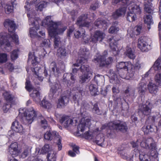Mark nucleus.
<instances>
[{
	"label": "nucleus",
	"instance_id": "19",
	"mask_svg": "<svg viewBox=\"0 0 161 161\" xmlns=\"http://www.w3.org/2000/svg\"><path fill=\"white\" fill-rule=\"evenodd\" d=\"M56 55L58 59L65 60L68 55V53L65 47H59L57 50Z\"/></svg>",
	"mask_w": 161,
	"mask_h": 161
},
{
	"label": "nucleus",
	"instance_id": "9",
	"mask_svg": "<svg viewBox=\"0 0 161 161\" xmlns=\"http://www.w3.org/2000/svg\"><path fill=\"white\" fill-rule=\"evenodd\" d=\"M4 97L7 103H5L3 107V109L5 113L7 112L12 107V105L15 104L14 100V96L9 93L6 92L3 94Z\"/></svg>",
	"mask_w": 161,
	"mask_h": 161
},
{
	"label": "nucleus",
	"instance_id": "52",
	"mask_svg": "<svg viewBox=\"0 0 161 161\" xmlns=\"http://www.w3.org/2000/svg\"><path fill=\"white\" fill-rule=\"evenodd\" d=\"M89 89L91 92L94 95H95L96 92L97 91V89L96 88V85H95L91 84L90 85L89 87Z\"/></svg>",
	"mask_w": 161,
	"mask_h": 161
},
{
	"label": "nucleus",
	"instance_id": "44",
	"mask_svg": "<svg viewBox=\"0 0 161 161\" xmlns=\"http://www.w3.org/2000/svg\"><path fill=\"white\" fill-rule=\"evenodd\" d=\"M40 105L42 107L45 108L49 109L52 107L51 104L44 99L41 102Z\"/></svg>",
	"mask_w": 161,
	"mask_h": 161
},
{
	"label": "nucleus",
	"instance_id": "18",
	"mask_svg": "<svg viewBox=\"0 0 161 161\" xmlns=\"http://www.w3.org/2000/svg\"><path fill=\"white\" fill-rule=\"evenodd\" d=\"M8 151L13 157L18 156L20 153V151L18 149L17 143L14 142L11 143L9 147Z\"/></svg>",
	"mask_w": 161,
	"mask_h": 161
},
{
	"label": "nucleus",
	"instance_id": "60",
	"mask_svg": "<svg viewBox=\"0 0 161 161\" xmlns=\"http://www.w3.org/2000/svg\"><path fill=\"white\" fill-rule=\"evenodd\" d=\"M47 6V3L45 2H43L39 5L37 8V10L41 11L43 8H45Z\"/></svg>",
	"mask_w": 161,
	"mask_h": 161
},
{
	"label": "nucleus",
	"instance_id": "63",
	"mask_svg": "<svg viewBox=\"0 0 161 161\" xmlns=\"http://www.w3.org/2000/svg\"><path fill=\"white\" fill-rule=\"evenodd\" d=\"M76 13V11L75 10H73L68 12V14H69L71 16V18L73 21H74Z\"/></svg>",
	"mask_w": 161,
	"mask_h": 161
},
{
	"label": "nucleus",
	"instance_id": "58",
	"mask_svg": "<svg viewBox=\"0 0 161 161\" xmlns=\"http://www.w3.org/2000/svg\"><path fill=\"white\" fill-rule=\"evenodd\" d=\"M97 136L96 138L95 142L97 144L100 146H102L103 143L104 142V138L103 137H101L99 140L98 139Z\"/></svg>",
	"mask_w": 161,
	"mask_h": 161
},
{
	"label": "nucleus",
	"instance_id": "61",
	"mask_svg": "<svg viewBox=\"0 0 161 161\" xmlns=\"http://www.w3.org/2000/svg\"><path fill=\"white\" fill-rule=\"evenodd\" d=\"M58 138L57 142V144L58 146V150H61L62 148V145L61 143L62 139L60 137H59L58 136Z\"/></svg>",
	"mask_w": 161,
	"mask_h": 161
},
{
	"label": "nucleus",
	"instance_id": "46",
	"mask_svg": "<svg viewBox=\"0 0 161 161\" xmlns=\"http://www.w3.org/2000/svg\"><path fill=\"white\" fill-rule=\"evenodd\" d=\"M85 33L84 30L82 29L81 31L75 30L74 32V35L76 38H79L84 35Z\"/></svg>",
	"mask_w": 161,
	"mask_h": 161
},
{
	"label": "nucleus",
	"instance_id": "45",
	"mask_svg": "<svg viewBox=\"0 0 161 161\" xmlns=\"http://www.w3.org/2000/svg\"><path fill=\"white\" fill-rule=\"evenodd\" d=\"M25 87L26 90L29 92H31L34 88L31 85L30 81L27 79H26Z\"/></svg>",
	"mask_w": 161,
	"mask_h": 161
},
{
	"label": "nucleus",
	"instance_id": "31",
	"mask_svg": "<svg viewBox=\"0 0 161 161\" xmlns=\"http://www.w3.org/2000/svg\"><path fill=\"white\" fill-rule=\"evenodd\" d=\"M149 92L151 94H156L158 91V86L152 82H149L147 85Z\"/></svg>",
	"mask_w": 161,
	"mask_h": 161
},
{
	"label": "nucleus",
	"instance_id": "51",
	"mask_svg": "<svg viewBox=\"0 0 161 161\" xmlns=\"http://www.w3.org/2000/svg\"><path fill=\"white\" fill-rule=\"evenodd\" d=\"M4 8L5 13L7 14H9L13 11L14 7L11 5H6Z\"/></svg>",
	"mask_w": 161,
	"mask_h": 161
},
{
	"label": "nucleus",
	"instance_id": "21",
	"mask_svg": "<svg viewBox=\"0 0 161 161\" xmlns=\"http://www.w3.org/2000/svg\"><path fill=\"white\" fill-rule=\"evenodd\" d=\"M59 121L61 124L64 123V125L65 127H68L70 125L72 124L73 123V120L70 119L69 116L65 114L63 115L60 117Z\"/></svg>",
	"mask_w": 161,
	"mask_h": 161
},
{
	"label": "nucleus",
	"instance_id": "20",
	"mask_svg": "<svg viewBox=\"0 0 161 161\" xmlns=\"http://www.w3.org/2000/svg\"><path fill=\"white\" fill-rule=\"evenodd\" d=\"M11 128L15 132L20 133L23 134L25 131L22 125L16 120L12 123Z\"/></svg>",
	"mask_w": 161,
	"mask_h": 161
},
{
	"label": "nucleus",
	"instance_id": "27",
	"mask_svg": "<svg viewBox=\"0 0 161 161\" xmlns=\"http://www.w3.org/2000/svg\"><path fill=\"white\" fill-rule=\"evenodd\" d=\"M146 86V84L144 82H141L138 85L137 88L138 93L142 97L145 93Z\"/></svg>",
	"mask_w": 161,
	"mask_h": 161
},
{
	"label": "nucleus",
	"instance_id": "34",
	"mask_svg": "<svg viewBox=\"0 0 161 161\" xmlns=\"http://www.w3.org/2000/svg\"><path fill=\"white\" fill-rule=\"evenodd\" d=\"M129 11L133 14H140L141 12V10L139 6L134 5L129 7Z\"/></svg>",
	"mask_w": 161,
	"mask_h": 161
},
{
	"label": "nucleus",
	"instance_id": "23",
	"mask_svg": "<svg viewBox=\"0 0 161 161\" xmlns=\"http://www.w3.org/2000/svg\"><path fill=\"white\" fill-rule=\"evenodd\" d=\"M109 122L108 124H104L102 125V128L103 129H107V131L106 132V135L107 137L109 138H112L115 135L114 131L113 130L112 128L109 124L111 123Z\"/></svg>",
	"mask_w": 161,
	"mask_h": 161
},
{
	"label": "nucleus",
	"instance_id": "54",
	"mask_svg": "<svg viewBox=\"0 0 161 161\" xmlns=\"http://www.w3.org/2000/svg\"><path fill=\"white\" fill-rule=\"evenodd\" d=\"M75 28L73 26H70L67 32V36L68 37H70L71 35L75 31Z\"/></svg>",
	"mask_w": 161,
	"mask_h": 161
},
{
	"label": "nucleus",
	"instance_id": "14",
	"mask_svg": "<svg viewBox=\"0 0 161 161\" xmlns=\"http://www.w3.org/2000/svg\"><path fill=\"white\" fill-rule=\"evenodd\" d=\"M109 42V46L111 50L113 52V54L114 56L118 55L119 51L117 48L118 41H116L114 38V36H112L108 39Z\"/></svg>",
	"mask_w": 161,
	"mask_h": 161
},
{
	"label": "nucleus",
	"instance_id": "41",
	"mask_svg": "<svg viewBox=\"0 0 161 161\" xmlns=\"http://www.w3.org/2000/svg\"><path fill=\"white\" fill-rule=\"evenodd\" d=\"M126 18L128 21L131 22L135 20L136 16L135 14H133L129 11L127 14Z\"/></svg>",
	"mask_w": 161,
	"mask_h": 161
},
{
	"label": "nucleus",
	"instance_id": "53",
	"mask_svg": "<svg viewBox=\"0 0 161 161\" xmlns=\"http://www.w3.org/2000/svg\"><path fill=\"white\" fill-rule=\"evenodd\" d=\"M155 81L159 84H161V72L157 73L155 76Z\"/></svg>",
	"mask_w": 161,
	"mask_h": 161
},
{
	"label": "nucleus",
	"instance_id": "29",
	"mask_svg": "<svg viewBox=\"0 0 161 161\" xmlns=\"http://www.w3.org/2000/svg\"><path fill=\"white\" fill-rule=\"evenodd\" d=\"M32 90V92L30 94V96L33 98L35 101L36 102L39 101L41 98L39 90L37 88H35Z\"/></svg>",
	"mask_w": 161,
	"mask_h": 161
},
{
	"label": "nucleus",
	"instance_id": "7",
	"mask_svg": "<svg viewBox=\"0 0 161 161\" xmlns=\"http://www.w3.org/2000/svg\"><path fill=\"white\" fill-rule=\"evenodd\" d=\"M131 64L130 62H121L116 65L118 72L120 77L125 78L127 74L129 75L128 68Z\"/></svg>",
	"mask_w": 161,
	"mask_h": 161
},
{
	"label": "nucleus",
	"instance_id": "40",
	"mask_svg": "<svg viewBox=\"0 0 161 161\" xmlns=\"http://www.w3.org/2000/svg\"><path fill=\"white\" fill-rule=\"evenodd\" d=\"M107 22L101 18H98L94 22L95 25L97 27L100 26L103 27L107 24Z\"/></svg>",
	"mask_w": 161,
	"mask_h": 161
},
{
	"label": "nucleus",
	"instance_id": "48",
	"mask_svg": "<svg viewBox=\"0 0 161 161\" xmlns=\"http://www.w3.org/2000/svg\"><path fill=\"white\" fill-rule=\"evenodd\" d=\"M80 94L81 93L79 92H76L73 95L72 101L74 102L75 103H79Z\"/></svg>",
	"mask_w": 161,
	"mask_h": 161
},
{
	"label": "nucleus",
	"instance_id": "39",
	"mask_svg": "<svg viewBox=\"0 0 161 161\" xmlns=\"http://www.w3.org/2000/svg\"><path fill=\"white\" fill-rule=\"evenodd\" d=\"M152 14H149L148 15H147L146 18L144 19V23L147 24L148 28L149 29L150 28V25L153 24Z\"/></svg>",
	"mask_w": 161,
	"mask_h": 161
},
{
	"label": "nucleus",
	"instance_id": "1",
	"mask_svg": "<svg viewBox=\"0 0 161 161\" xmlns=\"http://www.w3.org/2000/svg\"><path fill=\"white\" fill-rule=\"evenodd\" d=\"M43 25H46L49 36L52 38H54V48L58 47L60 39L57 36L62 35L67 29L66 26L61 25L60 22H54L51 19V16H47L42 22Z\"/></svg>",
	"mask_w": 161,
	"mask_h": 161
},
{
	"label": "nucleus",
	"instance_id": "12",
	"mask_svg": "<svg viewBox=\"0 0 161 161\" xmlns=\"http://www.w3.org/2000/svg\"><path fill=\"white\" fill-rule=\"evenodd\" d=\"M151 109L150 103L149 102H146L145 104H140L139 105L138 108V112H141L144 115H148L150 113Z\"/></svg>",
	"mask_w": 161,
	"mask_h": 161
},
{
	"label": "nucleus",
	"instance_id": "42",
	"mask_svg": "<svg viewBox=\"0 0 161 161\" xmlns=\"http://www.w3.org/2000/svg\"><path fill=\"white\" fill-rule=\"evenodd\" d=\"M92 111L93 114L98 115H101L102 114V112L100 110L97 103H95L94 105Z\"/></svg>",
	"mask_w": 161,
	"mask_h": 161
},
{
	"label": "nucleus",
	"instance_id": "17",
	"mask_svg": "<svg viewBox=\"0 0 161 161\" xmlns=\"http://www.w3.org/2000/svg\"><path fill=\"white\" fill-rule=\"evenodd\" d=\"M5 27L8 28L9 32H14L16 30V24L14 21L9 19H6L3 24Z\"/></svg>",
	"mask_w": 161,
	"mask_h": 161
},
{
	"label": "nucleus",
	"instance_id": "56",
	"mask_svg": "<svg viewBox=\"0 0 161 161\" xmlns=\"http://www.w3.org/2000/svg\"><path fill=\"white\" fill-rule=\"evenodd\" d=\"M109 72L110 73V76L111 77L112 80H117L118 78L117 77V75L114 73L113 70L110 69L109 70Z\"/></svg>",
	"mask_w": 161,
	"mask_h": 161
},
{
	"label": "nucleus",
	"instance_id": "28",
	"mask_svg": "<svg viewBox=\"0 0 161 161\" xmlns=\"http://www.w3.org/2000/svg\"><path fill=\"white\" fill-rule=\"evenodd\" d=\"M52 66L51 73L53 74L56 77L59 76V74L61 73L60 68L59 66L58 67L55 62H52L51 63Z\"/></svg>",
	"mask_w": 161,
	"mask_h": 161
},
{
	"label": "nucleus",
	"instance_id": "5",
	"mask_svg": "<svg viewBox=\"0 0 161 161\" xmlns=\"http://www.w3.org/2000/svg\"><path fill=\"white\" fill-rule=\"evenodd\" d=\"M14 33L12 35L5 32L0 33V45L2 46L5 45L7 47L10 46V43L9 40L12 38L13 42L16 44H19L18 36L16 33Z\"/></svg>",
	"mask_w": 161,
	"mask_h": 161
},
{
	"label": "nucleus",
	"instance_id": "3",
	"mask_svg": "<svg viewBox=\"0 0 161 161\" xmlns=\"http://www.w3.org/2000/svg\"><path fill=\"white\" fill-rule=\"evenodd\" d=\"M107 53V51L106 50L104 51L103 55H101L99 53H97L96 55L94 57L92 60L93 62L95 63H97L99 67L107 68L109 67L112 63L113 59L111 57H109L106 59V57Z\"/></svg>",
	"mask_w": 161,
	"mask_h": 161
},
{
	"label": "nucleus",
	"instance_id": "43",
	"mask_svg": "<svg viewBox=\"0 0 161 161\" xmlns=\"http://www.w3.org/2000/svg\"><path fill=\"white\" fill-rule=\"evenodd\" d=\"M92 36H90L88 35H86L85 33L84 35L82 36V41L84 42L85 43H89L91 44V43H92Z\"/></svg>",
	"mask_w": 161,
	"mask_h": 161
},
{
	"label": "nucleus",
	"instance_id": "16",
	"mask_svg": "<svg viewBox=\"0 0 161 161\" xmlns=\"http://www.w3.org/2000/svg\"><path fill=\"white\" fill-rule=\"evenodd\" d=\"M130 67H131V69H129V75L130 77H132L134 75L135 72L138 71L140 69L141 65L139 61L136 60L133 64L131 63Z\"/></svg>",
	"mask_w": 161,
	"mask_h": 161
},
{
	"label": "nucleus",
	"instance_id": "62",
	"mask_svg": "<svg viewBox=\"0 0 161 161\" xmlns=\"http://www.w3.org/2000/svg\"><path fill=\"white\" fill-rule=\"evenodd\" d=\"M30 34L31 37H34L37 34L36 31L33 29V28H30Z\"/></svg>",
	"mask_w": 161,
	"mask_h": 161
},
{
	"label": "nucleus",
	"instance_id": "55",
	"mask_svg": "<svg viewBox=\"0 0 161 161\" xmlns=\"http://www.w3.org/2000/svg\"><path fill=\"white\" fill-rule=\"evenodd\" d=\"M119 31V28L115 26H111L109 29L108 31L110 33H116Z\"/></svg>",
	"mask_w": 161,
	"mask_h": 161
},
{
	"label": "nucleus",
	"instance_id": "32",
	"mask_svg": "<svg viewBox=\"0 0 161 161\" xmlns=\"http://www.w3.org/2000/svg\"><path fill=\"white\" fill-rule=\"evenodd\" d=\"M61 91V86L59 84L54 83L51 86L50 91L53 95L56 93L57 92H59Z\"/></svg>",
	"mask_w": 161,
	"mask_h": 161
},
{
	"label": "nucleus",
	"instance_id": "13",
	"mask_svg": "<svg viewBox=\"0 0 161 161\" xmlns=\"http://www.w3.org/2000/svg\"><path fill=\"white\" fill-rule=\"evenodd\" d=\"M91 124L90 119L83 118L81 119L80 123L77 126L78 130L81 132H83L86 127L89 128Z\"/></svg>",
	"mask_w": 161,
	"mask_h": 161
},
{
	"label": "nucleus",
	"instance_id": "50",
	"mask_svg": "<svg viewBox=\"0 0 161 161\" xmlns=\"http://www.w3.org/2000/svg\"><path fill=\"white\" fill-rule=\"evenodd\" d=\"M7 60V54L6 53H0V63H6Z\"/></svg>",
	"mask_w": 161,
	"mask_h": 161
},
{
	"label": "nucleus",
	"instance_id": "36",
	"mask_svg": "<svg viewBox=\"0 0 161 161\" xmlns=\"http://www.w3.org/2000/svg\"><path fill=\"white\" fill-rule=\"evenodd\" d=\"M152 68L155 71H158L161 69V57H159L157 59Z\"/></svg>",
	"mask_w": 161,
	"mask_h": 161
},
{
	"label": "nucleus",
	"instance_id": "47",
	"mask_svg": "<svg viewBox=\"0 0 161 161\" xmlns=\"http://www.w3.org/2000/svg\"><path fill=\"white\" fill-rule=\"evenodd\" d=\"M18 50H14L10 53V57L12 61H14L16 60L18 57Z\"/></svg>",
	"mask_w": 161,
	"mask_h": 161
},
{
	"label": "nucleus",
	"instance_id": "2",
	"mask_svg": "<svg viewBox=\"0 0 161 161\" xmlns=\"http://www.w3.org/2000/svg\"><path fill=\"white\" fill-rule=\"evenodd\" d=\"M90 52L89 50L84 47L80 49L79 52V57L77 60V63L74 64L75 66H79L81 64L80 69L84 74L80 77L79 82L81 84L85 83L87 80H90V77L92 75V73L90 70L89 67L87 65L83 64L87 61L89 57Z\"/></svg>",
	"mask_w": 161,
	"mask_h": 161
},
{
	"label": "nucleus",
	"instance_id": "30",
	"mask_svg": "<svg viewBox=\"0 0 161 161\" xmlns=\"http://www.w3.org/2000/svg\"><path fill=\"white\" fill-rule=\"evenodd\" d=\"M135 90L134 88L128 87L124 91V93L127 97H130L131 98H135Z\"/></svg>",
	"mask_w": 161,
	"mask_h": 161
},
{
	"label": "nucleus",
	"instance_id": "24",
	"mask_svg": "<svg viewBox=\"0 0 161 161\" xmlns=\"http://www.w3.org/2000/svg\"><path fill=\"white\" fill-rule=\"evenodd\" d=\"M126 11V8L125 7L120 8L113 13L112 17L114 19H117L119 17L124 14L125 13Z\"/></svg>",
	"mask_w": 161,
	"mask_h": 161
},
{
	"label": "nucleus",
	"instance_id": "22",
	"mask_svg": "<svg viewBox=\"0 0 161 161\" xmlns=\"http://www.w3.org/2000/svg\"><path fill=\"white\" fill-rule=\"evenodd\" d=\"M69 99L66 96H61L58 99L57 107L59 108H64L69 102Z\"/></svg>",
	"mask_w": 161,
	"mask_h": 161
},
{
	"label": "nucleus",
	"instance_id": "10",
	"mask_svg": "<svg viewBox=\"0 0 161 161\" xmlns=\"http://www.w3.org/2000/svg\"><path fill=\"white\" fill-rule=\"evenodd\" d=\"M137 47L142 52H147L151 49V46L147 41L144 36L139 38L138 41Z\"/></svg>",
	"mask_w": 161,
	"mask_h": 161
},
{
	"label": "nucleus",
	"instance_id": "35",
	"mask_svg": "<svg viewBox=\"0 0 161 161\" xmlns=\"http://www.w3.org/2000/svg\"><path fill=\"white\" fill-rule=\"evenodd\" d=\"M70 79L72 81V82L70 83V80H66L65 78H64L63 79V82H65V83H66V85L67 86L69 87L70 86H74V83L76 81V76L73 75L72 73H70Z\"/></svg>",
	"mask_w": 161,
	"mask_h": 161
},
{
	"label": "nucleus",
	"instance_id": "38",
	"mask_svg": "<svg viewBox=\"0 0 161 161\" xmlns=\"http://www.w3.org/2000/svg\"><path fill=\"white\" fill-rule=\"evenodd\" d=\"M125 53V55L130 59H134L136 57L134 51L130 47L127 48Z\"/></svg>",
	"mask_w": 161,
	"mask_h": 161
},
{
	"label": "nucleus",
	"instance_id": "11",
	"mask_svg": "<svg viewBox=\"0 0 161 161\" xmlns=\"http://www.w3.org/2000/svg\"><path fill=\"white\" fill-rule=\"evenodd\" d=\"M51 150V148L49 145L48 144H46L42 147L40 153L44 154L48 153L47 158L48 161H55L56 158V156L55 154L53 153L52 154L48 153Z\"/></svg>",
	"mask_w": 161,
	"mask_h": 161
},
{
	"label": "nucleus",
	"instance_id": "64",
	"mask_svg": "<svg viewBox=\"0 0 161 161\" xmlns=\"http://www.w3.org/2000/svg\"><path fill=\"white\" fill-rule=\"evenodd\" d=\"M83 136L86 139H89L92 138V135L90 134L88 131L86 132L83 135Z\"/></svg>",
	"mask_w": 161,
	"mask_h": 161
},
{
	"label": "nucleus",
	"instance_id": "4",
	"mask_svg": "<svg viewBox=\"0 0 161 161\" xmlns=\"http://www.w3.org/2000/svg\"><path fill=\"white\" fill-rule=\"evenodd\" d=\"M19 114H21L22 117L25 118L26 124H31L37 115V112L31 107L29 109L24 108L19 110Z\"/></svg>",
	"mask_w": 161,
	"mask_h": 161
},
{
	"label": "nucleus",
	"instance_id": "6",
	"mask_svg": "<svg viewBox=\"0 0 161 161\" xmlns=\"http://www.w3.org/2000/svg\"><path fill=\"white\" fill-rule=\"evenodd\" d=\"M141 146L147 150H149L148 154L149 159H152V161H158V153L156 150V144L153 143L150 144V146L147 143V141H142L141 142Z\"/></svg>",
	"mask_w": 161,
	"mask_h": 161
},
{
	"label": "nucleus",
	"instance_id": "15",
	"mask_svg": "<svg viewBox=\"0 0 161 161\" xmlns=\"http://www.w3.org/2000/svg\"><path fill=\"white\" fill-rule=\"evenodd\" d=\"M104 33L100 31L97 30L95 31L92 36V43H95L97 42H102L105 36Z\"/></svg>",
	"mask_w": 161,
	"mask_h": 161
},
{
	"label": "nucleus",
	"instance_id": "26",
	"mask_svg": "<svg viewBox=\"0 0 161 161\" xmlns=\"http://www.w3.org/2000/svg\"><path fill=\"white\" fill-rule=\"evenodd\" d=\"M142 130L144 133L148 134L149 132H156L157 131V127L154 124H150L147 125L145 129L144 127L142 128Z\"/></svg>",
	"mask_w": 161,
	"mask_h": 161
},
{
	"label": "nucleus",
	"instance_id": "37",
	"mask_svg": "<svg viewBox=\"0 0 161 161\" xmlns=\"http://www.w3.org/2000/svg\"><path fill=\"white\" fill-rule=\"evenodd\" d=\"M88 14H82L77 19L76 24L77 25H80L81 23L85 22L88 18Z\"/></svg>",
	"mask_w": 161,
	"mask_h": 161
},
{
	"label": "nucleus",
	"instance_id": "59",
	"mask_svg": "<svg viewBox=\"0 0 161 161\" xmlns=\"http://www.w3.org/2000/svg\"><path fill=\"white\" fill-rule=\"evenodd\" d=\"M41 126L44 129H45L48 126L47 121V120L44 119L43 120H42L41 121Z\"/></svg>",
	"mask_w": 161,
	"mask_h": 161
},
{
	"label": "nucleus",
	"instance_id": "8",
	"mask_svg": "<svg viewBox=\"0 0 161 161\" xmlns=\"http://www.w3.org/2000/svg\"><path fill=\"white\" fill-rule=\"evenodd\" d=\"M109 125L113 128V130H118L122 132H126L128 128L127 125L125 122L121 121L119 120H115L111 122Z\"/></svg>",
	"mask_w": 161,
	"mask_h": 161
},
{
	"label": "nucleus",
	"instance_id": "25",
	"mask_svg": "<svg viewBox=\"0 0 161 161\" xmlns=\"http://www.w3.org/2000/svg\"><path fill=\"white\" fill-rule=\"evenodd\" d=\"M59 136L58 133L56 131L51 132L50 131H47L44 134V137L46 140L51 141L53 138Z\"/></svg>",
	"mask_w": 161,
	"mask_h": 161
},
{
	"label": "nucleus",
	"instance_id": "33",
	"mask_svg": "<svg viewBox=\"0 0 161 161\" xmlns=\"http://www.w3.org/2000/svg\"><path fill=\"white\" fill-rule=\"evenodd\" d=\"M144 9L145 12L149 14H152L153 13V8L152 3L147 1L144 3Z\"/></svg>",
	"mask_w": 161,
	"mask_h": 161
},
{
	"label": "nucleus",
	"instance_id": "57",
	"mask_svg": "<svg viewBox=\"0 0 161 161\" xmlns=\"http://www.w3.org/2000/svg\"><path fill=\"white\" fill-rule=\"evenodd\" d=\"M156 119V116L155 115L150 116L148 117L147 121H149L150 123L149 124H153L155 122Z\"/></svg>",
	"mask_w": 161,
	"mask_h": 161
},
{
	"label": "nucleus",
	"instance_id": "49",
	"mask_svg": "<svg viewBox=\"0 0 161 161\" xmlns=\"http://www.w3.org/2000/svg\"><path fill=\"white\" fill-rule=\"evenodd\" d=\"M139 159L140 161H149V157L147 154L139 153Z\"/></svg>",
	"mask_w": 161,
	"mask_h": 161
}]
</instances>
